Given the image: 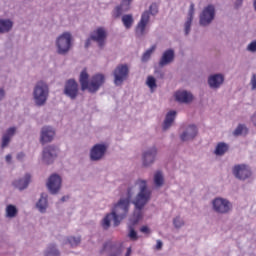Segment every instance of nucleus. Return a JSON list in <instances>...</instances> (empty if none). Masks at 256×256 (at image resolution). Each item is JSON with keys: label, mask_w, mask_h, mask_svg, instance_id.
Masks as SVG:
<instances>
[{"label": "nucleus", "mask_w": 256, "mask_h": 256, "mask_svg": "<svg viewBox=\"0 0 256 256\" xmlns=\"http://www.w3.org/2000/svg\"><path fill=\"white\" fill-rule=\"evenodd\" d=\"M227 149H229V147L227 146V144H225V143H219V144L216 146L215 154H216V155H225V153H227Z\"/></svg>", "instance_id": "7c9ffc66"}, {"label": "nucleus", "mask_w": 256, "mask_h": 256, "mask_svg": "<svg viewBox=\"0 0 256 256\" xmlns=\"http://www.w3.org/2000/svg\"><path fill=\"white\" fill-rule=\"evenodd\" d=\"M247 50L251 51V53H255L256 52V41L251 42L248 45Z\"/></svg>", "instance_id": "ea45409f"}, {"label": "nucleus", "mask_w": 256, "mask_h": 256, "mask_svg": "<svg viewBox=\"0 0 256 256\" xmlns=\"http://www.w3.org/2000/svg\"><path fill=\"white\" fill-rule=\"evenodd\" d=\"M17 207L10 204L6 207V217H9L10 219H13V217H17Z\"/></svg>", "instance_id": "c756f323"}, {"label": "nucleus", "mask_w": 256, "mask_h": 256, "mask_svg": "<svg viewBox=\"0 0 256 256\" xmlns=\"http://www.w3.org/2000/svg\"><path fill=\"white\" fill-rule=\"evenodd\" d=\"M174 226L179 229V227H183V220H181V218L176 217L173 221Z\"/></svg>", "instance_id": "58836bf2"}, {"label": "nucleus", "mask_w": 256, "mask_h": 256, "mask_svg": "<svg viewBox=\"0 0 256 256\" xmlns=\"http://www.w3.org/2000/svg\"><path fill=\"white\" fill-rule=\"evenodd\" d=\"M154 183L157 187H161V185H163V173H161V171L155 173Z\"/></svg>", "instance_id": "2f4dec72"}, {"label": "nucleus", "mask_w": 256, "mask_h": 256, "mask_svg": "<svg viewBox=\"0 0 256 256\" xmlns=\"http://www.w3.org/2000/svg\"><path fill=\"white\" fill-rule=\"evenodd\" d=\"M233 173L237 179H241L242 181L251 177V169L245 164L236 165L233 169Z\"/></svg>", "instance_id": "f8f14e48"}, {"label": "nucleus", "mask_w": 256, "mask_h": 256, "mask_svg": "<svg viewBox=\"0 0 256 256\" xmlns=\"http://www.w3.org/2000/svg\"><path fill=\"white\" fill-rule=\"evenodd\" d=\"M223 81H225V79L223 78V75L221 74H216L211 76L208 79V84L210 85V87H212L213 89H217L219 87H221Z\"/></svg>", "instance_id": "5701e85b"}, {"label": "nucleus", "mask_w": 256, "mask_h": 256, "mask_svg": "<svg viewBox=\"0 0 256 256\" xmlns=\"http://www.w3.org/2000/svg\"><path fill=\"white\" fill-rule=\"evenodd\" d=\"M82 91L88 90L89 93H97L103 83H105V76L103 74H96L91 78L89 82V74L87 70H83L79 78Z\"/></svg>", "instance_id": "7ed1b4c3"}, {"label": "nucleus", "mask_w": 256, "mask_h": 256, "mask_svg": "<svg viewBox=\"0 0 256 256\" xmlns=\"http://www.w3.org/2000/svg\"><path fill=\"white\" fill-rule=\"evenodd\" d=\"M195 14V4L190 5V10L188 13V19L185 22V33L186 35H189V32L191 31V23H193V15Z\"/></svg>", "instance_id": "b1692460"}, {"label": "nucleus", "mask_w": 256, "mask_h": 256, "mask_svg": "<svg viewBox=\"0 0 256 256\" xmlns=\"http://www.w3.org/2000/svg\"><path fill=\"white\" fill-rule=\"evenodd\" d=\"M129 203V198L120 199L112 213L107 214L102 220L103 229H109L111 227V219L114 221V227H118L121 221L127 217V213H129Z\"/></svg>", "instance_id": "f03ea898"}, {"label": "nucleus", "mask_w": 256, "mask_h": 256, "mask_svg": "<svg viewBox=\"0 0 256 256\" xmlns=\"http://www.w3.org/2000/svg\"><path fill=\"white\" fill-rule=\"evenodd\" d=\"M241 2L243 1V0H240Z\"/></svg>", "instance_id": "864d4df0"}, {"label": "nucleus", "mask_w": 256, "mask_h": 256, "mask_svg": "<svg viewBox=\"0 0 256 256\" xmlns=\"http://www.w3.org/2000/svg\"><path fill=\"white\" fill-rule=\"evenodd\" d=\"M24 157H25V154H24L23 152H21V153H19V154L17 155L18 161H21V159H23Z\"/></svg>", "instance_id": "a18cd8bd"}, {"label": "nucleus", "mask_w": 256, "mask_h": 256, "mask_svg": "<svg viewBox=\"0 0 256 256\" xmlns=\"http://www.w3.org/2000/svg\"><path fill=\"white\" fill-rule=\"evenodd\" d=\"M57 157V148L55 146H48L43 151V159L48 165L51 164L53 159Z\"/></svg>", "instance_id": "a211bd4d"}, {"label": "nucleus", "mask_w": 256, "mask_h": 256, "mask_svg": "<svg viewBox=\"0 0 256 256\" xmlns=\"http://www.w3.org/2000/svg\"><path fill=\"white\" fill-rule=\"evenodd\" d=\"M253 5H254V9H255V11H256V0H254Z\"/></svg>", "instance_id": "603ef678"}, {"label": "nucleus", "mask_w": 256, "mask_h": 256, "mask_svg": "<svg viewBox=\"0 0 256 256\" xmlns=\"http://www.w3.org/2000/svg\"><path fill=\"white\" fill-rule=\"evenodd\" d=\"M252 121H253V123H254V125L256 127V115L252 116Z\"/></svg>", "instance_id": "8fccbe9b"}, {"label": "nucleus", "mask_w": 256, "mask_h": 256, "mask_svg": "<svg viewBox=\"0 0 256 256\" xmlns=\"http://www.w3.org/2000/svg\"><path fill=\"white\" fill-rule=\"evenodd\" d=\"M175 59V52L171 49L166 50L162 58L160 59L159 65L160 67H165V65H169V63H172V61Z\"/></svg>", "instance_id": "aec40b11"}, {"label": "nucleus", "mask_w": 256, "mask_h": 256, "mask_svg": "<svg viewBox=\"0 0 256 256\" xmlns=\"http://www.w3.org/2000/svg\"><path fill=\"white\" fill-rule=\"evenodd\" d=\"M213 207L216 213H229L231 211V203L222 198H216L213 201Z\"/></svg>", "instance_id": "ddd939ff"}, {"label": "nucleus", "mask_w": 256, "mask_h": 256, "mask_svg": "<svg viewBox=\"0 0 256 256\" xmlns=\"http://www.w3.org/2000/svg\"><path fill=\"white\" fill-rule=\"evenodd\" d=\"M46 256H59V250L55 248V245H50L46 251Z\"/></svg>", "instance_id": "72a5a7b5"}, {"label": "nucleus", "mask_w": 256, "mask_h": 256, "mask_svg": "<svg viewBox=\"0 0 256 256\" xmlns=\"http://www.w3.org/2000/svg\"><path fill=\"white\" fill-rule=\"evenodd\" d=\"M159 13V6L156 3L150 5L149 10L142 13L141 19L138 22L135 33L138 37H143L147 34V25L151 19V15L155 16Z\"/></svg>", "instance_id": "20e7f679"}, {"label": "nucleus", "mask_w": 256, "mask_h": 256, "mask_svg": "<svg viewBox=\"0 0 256 256\" xmlns=\"http://www.w3.org/2000/svg\"><path fill=\"white\" fill-rule=\"evenodd\" d=\"M29 183H31V175L26 174L23 179L14 181L13 185L14 187H16V189L23 191V189H27V187L29 186Z\"/></svg>", "instance_id": "4be33fe9"}, {"label": "nucleus", "mask_w": 256, "mask_h": 256, "mask_svg": "<svg viewBox=\"0 0 256 256\" xmlns=\"http://www.w3.org/2000/svg\"><path fill=\"white\" fill-rule=\"evenodd\" d=\"M105 39H107V32L105 31V28L99 27L94 30L90 38L86 40L85 48L88 49V47L91 46V41H95L98 43L100 49H103V47H105Z\"/></svg>", "instance_id": "423d86ee"}, {"label": "nucleus", "mask_w": 256, "mask_h": 256, "mask_svg": "<svg viewBox=\"0 0 256 256\" xmlns=\"http://www.w3.org/2000/svg\"><path fill=\"white\" fill-rule=\"evenodd\" d=\"M47 97H49V86L43 81L38 82L34 88V100L36 105H45Z\"/></svg>", "instance_id": "39448f33"}, {"label": "nucleus", "mask_w": 256, "mask_h": 256, "mask_svg": "<svg viewBox=\"0 0 256 256\" xmlns=\"http://www.w3.org/2000/svg\"><path fill=\"white\" fill-rule=\"evenodd\" d=\"M197 137V126L190 125L186 128V130L181 134V141H191Z\"/></svg>", "instance_id": "f3484780"}, {"label": "nucleus", "mask_w": 256, "mask_h": 256, "mask_svg": "<svg viewBox=\"0 0 256 256\" xmlns=\"http://www.w3.org/2000/svg\"><path fill=\"white\" fill-rule=\"evenodd\" d=\"M11 159H12V156H11L10 154H8V155L6 156V161H7V163H11Z\"/></svg>", "instance_id": "de8ad7c7"}, {"label": "nucleus", "mask_w": 256, "mask_h": 256, "mask_svg": "<svg viewBox=\"0 0 256 256\" xmlns=\"http://www.w3.org/2000/svg\"><path fill=\"white\" fill-rule=\"evenodd\" d=\"M157 155V148L153 147L143 154V163L145 167H149L154 161Z\"/></svg>", "instance_id": "6ab92c4d"}, {"label": "nucleus", "mask_w": 256, "mask_h": 256, "mask_svg": "<svg viewBox=\"0 0 256 256\" xmlns=\"http://www.w3.org/2000/svg\"><path fill=\"white\" fill-rule=\"evenodd\" d=\"M132 2L133 0H122L121 4L113 10L112 17H114V19H119L120 15H123L125 11H129V9H131Z\"/></svg>", "instance_id": "2eb2a0df"}, {"label": "nucleus", "mask_w": 256, "mask_h": 256, "mask_svg": "<svg viewBox=\"0 0 256 256\" xmlns=\"http://www.w3.org/2000/svg\"><path fill=\"white\" fill-rule=\"evenodd\" d=\"M156 46H152L150 49H148L142 56V61H149L151 54L153 51H155Z\"/></svg>", "instance_id": "e433bc0d"}, {"label": "nucleus", "mask_w": 256, "mask_h": 256, "mask_svg": "<svg viewBox=\"0 0 256 256\" xmlns=\"http://www.w3.org/2000/svg\"><path fill=\"white\" fill-rule=\"evenodd\" d=\"M15 131H16V128L11 127L7 130L6 134L3 135V137H2V149H4V147H7V145H9V143L11 141V137H13L15 135Z\"/></svg>", "instance_id": "a878e982"}, {"label": "nucleus", "mask_w": 256, "mask_h": 256, "mask_svg": "<svg viewBox=\"0 0 256 256\" xmlns=\"http://www.w3.org/2000/svg\"><path fill=\"white\" fill-rule=\"evenodd\" d=\"M175 98L179 103H191L193 101V94L187 91H178L175 93Z\"/></svg>", "instance_id": "412c9836"}, {"label": "nucleus", "mask_w": 256, "mask_h": 256, "mask_svg": "<svg viewBox=\"0 0 256 256\" xmlns=\"http://www.w3.org/2000/svg\"><path fill=\"white\" fill-rule=\"evenodd\" d=\"M58 53L64 55L71 49V34L65 32L56 41Z\"/></svg>", "instance_id": "0eeeda50"}, {"label": "nucleus", "mask_w": 256, "mask_h": 256, "mask_svg": "<svg viewBox=\"0 0 256 256\" xmlns=\"http://www.w3.org/2000/svg\"><path fill=\"white\" fill-rule=\"evenodd\" d=\"M134 19H133V15L131 14H126L124 16H122V23L125 27V29H131V27H133V23H134Z\"/></svg>", "instance_id": "c85d7f7f"}, {"label": "nucleus", "mask_w": 256, "mask_h": 256, "mask_svg": "<svg viewBox=\"0 0 256 256\" xmlns=\"http://www.w3.org/2000/svg\"><path fill=\"white\" fill-rule=\"evenodd\" d=\"M68 242L72 247H77V245H79V243H81V238L71 236L68 238Z\"/></svg>", "instance_id": "4c0bfd02"}, {"label": "nucleus", "mask_w": 256, "mask_h": 256, "mask_svg": "<svg viewBox=\"0 0 256 256\" xmlns=\"http://www.w3.org/2000/svg\"><path fill=\"white\" fill-rule=\"evenodd\" d=\"M140 231H141V233H145L146 235H149V233H151V230H149V227H147V226H142L140 228Z\"/></svg>", "instance_id": "a19ab883"}, {"label": "nucleus", "mask_w": 256, "mask_h": 256, "mask_svg": "<svg viewBox=\"0 0 256 256\" xmlns=\"http://www.w3.org/2000/svg\"><path fill=\"white\" fill-rule=\"evenodd\" d=\"M66 199H68V197L63 196L62 199H61V201H66Z\"/></svg>", "instance_id": "3c124183"}, {"label": "nucleus", "mask_w": 256, "mask_h": 256, "mask_svg": "<svg viewBox=\"0 0 256 256\" xmlns=\"http://www.w3.org/2000/svg\"><path fill=\"white\" fill-rule=\"evenodd\" d=\"M163 248V242L161 240H157L156 249L159 251Z\"/></svg>", "instance_id": "37998d69"}, {"label": "nucleus", "mask_w": 256, "mask_h": 256, "mask_svg": "<svg viewBox=\"0 0 256 256\" xmlns=\"http://www.w3.org/2000/svg\"><path fill=\"white\" fill-rule=\"evenodd\" d=\"M3 97H5V90L0 89V100L3 99Z\"/></svg>", "instance_id": "49530a36"}, {"label": "nucleus", "mask_w": 256, "mask_h": 256, "mask_svg": "<svg viewBox=\"0 0 256 256\" xmlns=\"http://www.w3.org/2000/svg\"><path fill=\"white\" fill-rule=\"evenodd\" d=\"M47 187L53 195L58 193L59 189H61V177L57 174H52L48 179Z\"/></svg>", "instance_id": "4468645a"}, {"label": "nucleus", "mask_w": 256, "mask_h": 256, "mask_svg": "<svg viewBox=\"0 0 256 256\" xmlns=\"http://www.w3.org/2000/svg\"><path fill=\"white\" fill-rule=\"evenodd\" d=\"M64 93L70 99H76L77 95H79V85L77 82L73 79L68 80L65 84Z\"/></svg>", "instance_id": "9d476101"}, {"label": "nucleus", "mask_w": 256, "mask_h": 256, "mask_svg": "<svg viewBox=\"0 0 256 256\" xmlns=\"http://www.w3.org/2000/svg\"><path fill=\"white\" fill-rule=\"evenodd\" d=\"M55 137V130L49 126H45L42 128L41 131V143H51L53 141V138Z\"/></svg>", "instance_id": "dca6fc26"}, {"label": "nucleus", "mask_w": 256, "mask_h": 256, "mask_svg": "<svg viewBox=\"0 0 256 256\" xmlns=\"http://www.w3.org/2000/svg\"><path fill=\"white\" fill-rule=\"evenodd\" d=\"M177 116L176 111H170L167 113L166 118L164 120L163 129L167 131L171 125H173V121H175V117Z\"/></svg>", "instance_id": "393cba45"}, {"label": "nucleus", "mask_w": 256, "mask_h": 256, "mask_svg": "<svg viewBox=\"0 0 256 256\" xmlns=\"http://www.w3.org/2000/svg\"><path fill=\"white\" fill-rule=\"evenodd\" d=\"M131 252H132L131 247H129V248L127 249V252H126V256H130V255H131Z\"/></svg>", "instance_id": "09e8293b"}, {"label": "nucleus", "mask_w": 256, "mask_h": 256, "mask_svg": "<svg viewBox=\"0 0 256 256\" xmlns=\"http://www.w3.org/2000/svg\"><path fill=\"white\" fill-rule=\"evenodd\" d=\"M129 229H130L129 234H128L129 239L131 241H137V239H139V236L137 235L135 228H133V226H130Z\"/></svg>", "instance_id": "c9c22d12"}, {"label": "nucleus", "mask_w": 256, "mask_h": 256, "mask_svg": "<svg viewBox=\"0 0 256 256\" xmlns=\"http://www.w3.org/2000/svg\"><path fill=\"white\" fill-rule=\"evenodd\" d=\"M108 247H113L112 245H111V242H106L105 244H104V248H103V251H107V248Z\"/></svg>", "instance_id": "c03bdc74"}, {"label": "nucleus", "mask_w": 256, "mask_h": 256, "mask_svg": "<svg viewBox=\"0 0 256 256\" xmlns=\"http://www.w3.org/2000/svg\"><path fill=\"white\" fill-rule=\"evenodd\" d=\"M129 77V67L127 64H121L114 70V83L115 85H121L125 79Z\"/></svg>", "instance_id": "6e6552de"}, {"label": "nucleus", "mask_w": 256, "mask_h": 256, "mask_svg": "<svg viewBox=\"0 0 256 256\" xmlns=\"http://www.w3.org/2000/svg\"><path fill=\"white\" fill-rule=\"evenodd\" d=\"M107 153V146L105 144H96L90 151V159L92 161H100Z\"/></svg>", "instance_id": "9b49d317"}, {"label": "nucleus", "mask_w": 256, "mask_h": 256, "mask_svg": "<svg viewBox=\"0 0 256 256\" xmlns=\"http://www.w3.org/2000/svg\"><path fill=\"white\" fill-rule=\"evenodd\" d=\"M251 85H252V89H256V75L253 74L252 78H251Z\"/></svg>", "instance_id": "79ce46f5"}, {"label": "nucleus", "mask_w": 256, "mask_h": 256, "mask_svg": "<svg viewBox=\"0 0 256 256\" xmlns=\"http://www.w3.org/2000/svg\"><path fill=\"white\" fill-rule=\"evenodd\" d=\"M36 207L39 209L40 213H45V211L47 209V194L46 193L41 194V197H40L38 203L36 204Z\"/></svg>", "instance_id": "bb28decb"}, {"label": "nucleus", "mask_w": 256, "mask_h": 256, "mask_svg": "<svg viewBox=\"0 0 256 256\" xmlns=\"http://www.w3.org/2000/svg\"><path fill=\"white\" fill-rule=\"evenodd\" d=\"M247 127H245V125H238L237 128L234 131V135L237 137L239 135H247Z\"/></svg>", "instance_id": "473e14b6"}, {"label": "nucleus", "mask_w": 256, "mask_h": 256, "mask_svg": "<svg viewBox=\"0 0 256 256\" xmlns=\"http://www.w3.org/2000/svg\"><path fill=\"white\" fill-rule=\"evenodd\" d=\"M13 28L11 20H0V33H9Z\"/></svg>", "instance_id": "cd10ccee"}, {"label": "nucleus", "mask_w": 256, "mask_h": 256, "mask_svg": "<svg viewBox=\"0 0 256 256\" xmlns=\"http://www.w3.org/2000/svg\"><path fill=\"white\" fill-rule=\"evenodd\" d=\"M215 19V6L208 5L200 15V25H209Z\"/></svg>", "instance_id": "1a4fd4ad"}, {"label": "nucleus", "mask_w": 256, "mask_h": 256, "mask_svg": "<svg viewBox=\"0 0 256 256\" xmlns=\"http://www.w3.org/2000/svg\"><path fill=\"white\" fill-rule=\"evenodd\" d=\"M137 185L140 186V192L134 201L136 209L130 218V223L132 226L137 225V223L143 219L142 209L145 207V205H147V202L151 197V193L147 190V182L145 180H138Z\"/></svg>", "instance_id": "f257e3e1"}, {"label": "nucleus", "mask_w": 256, "mask_h": 256, "mask_svg": "<svg viewBox=\"0 0 256 256\" xmlns=\"http://www.w3.org/2000/svg\"><path fill=\"white\" fill-rule=\"evenodd\" d=\"M146 84L152 90L157 88V81L155 80V77H153V76H148Z\"/></svg>", "instance_id": "f704fd0d"}]
</instances>
